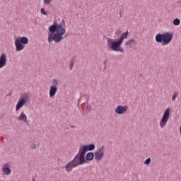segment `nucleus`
I'll return each instance as SVG.
<instances>
[{
	"label": "nucleus",
	"instance_id": "f03ea898",
	"mask_svg": "<svg viewBox=\"0 0 181 181\" xmlns=\"http://www.w3.org/2000/svg\"><path fill=\"white\" fill-rule=\"evenodd\" d=\"M129 35V32L126 31L122 33L120 37L118 40H114L109 38L107 40V45L108 49H110L112 52H119L120 53H124V49L121 45L124 43V39H128V35Z\"/></svg>",
	"mask_w": 181,
	"mask_h": 181
},
{
	"label": "nucleus",
	"instance_id": "412c9836",
	"mask_svg": "<svg viewBox=\"0 0 181 181\" xmlns=\"http://www.w3.org/2000/svg\"><path fill=\"white\" fill-rule=\"evenodd\" d=\"M40 12L42 13V15H47V11H46V10H45V8H41L40 9Z\"/></svg>",
	"mask_w": 181,
	"mask_h": 181
},
{
	"label": "nucleus",
	"instance_id": "6ab92c4d",
	"mask_svg": "<svg viewBox=\"0 0 181 181\" xmlns=\"http://www.w3.org/2000/svg\"><path fill=\"white\" fill-rule=\"evenodd\" d=\"M144 165H151V158H146V159L144 160Z\"/></svg>",
	"mask_w": 181,
	"mask_h": 181
},
{
	"label": "nucleus",
	"instance_id": "20e7f679",
	"mask_svg": "<svg viewBox=\"0 0 181 181\" xmlns=\"http://www.w3.org/2000/svg\"><path fill=\"white\" fill-rule=\"evenodd\" d=\"M28 43H29V39L26 37H16L14 42L16 52H22L25 49V45H28Z\"/></svg>",
	"mask_w": 181,
	"mask_h": 181
},
{
	"label": "nucleus",
	"instance_id": "9b49d317",
	"mask_svg": "<svg viewBox=\"0 0 181 181\" xmlns=\"http://www.w3.org/2000/svg\"><path fill=\"white\" fill-rule=\"evenodd\" d=\"M6 54H1L0 56V69L6 66Z\"/></svg>",
	"mask_w": 181,
	"mask_h": 181
},
{
	"label": "nucleus",
	"instance_id": "1a4fd4ad",
	"mask_svg": "<svg viewBox=\"0 0 181 181\" xmlns=\"http://www.w3.org/2000/svg\"><path fill=\"white\" fill-rule=\"evenodd\" d=\"M127 111H128V107L127 105H118L115 110V114H118V115H122L125 114Z\"/></svg>",
	"mask_w": 181,
	"mask_h": 181
},
{
	"label": "nucleus",
	"instance_id": "4be33fe9",
	"mask_svg": "<svg viewBox=\"0 0 181 181\" xmlns=\"http://www.w3.org/2000/svg\"><path fill=\"white\" fill-rule=\"evenodd\" d=\"M105 147L103 146L102 147H100L97 151L95 152H98L99 153H104V152H103V151H104Z\"/></svg>",
	"mask_w": 181,
	"mask_h": 181
},
{
	"label": "nucleus",
	"instance_id": "aec40b11",
	"mask_svg": "<svg viewBox=\"0 0 181 181\" xmlns=\"http://www.w3.org/2000/svg\"><path fill=\"white\" fill-rule=\"evenodd\" d=\"M73 67H74V61L72 59L69 63V70H73Z\"/></svg>",
	"mask_w": 181,
	"mask_h": 181
},
{
	"label": "nucleus",
	"instance_id": "a211bd4d",
	"mask_svg": "<svg viewBox=\"0 0 181 181\" xmlns=\"http://www.w3.org/2000/svg\"><path fill=\"white\" fill-rule=\"evenodd\" d=\"M173 25L175 26H179L180 25V20L179 18H175L173 20Z\"/></svg>",
	"mask_w": 181,
	"mask_h": 181
},
{
	"label": "nucleus",
	"instance_id": "bb28decb",
	"mask_svg": "<svg viewBox=\"0 0 181 181\" xmlns=\"http://www.w3.org/2000/svg\"><path fill=\"white\" fill-rule=\"evenodd\" d=\"M32 181H36V179L35 178V177H32Z\"/></svg>",
	"mask_w": 181,
	"mask_h": 181
},
{
	"label": "nucleus",
	"instance_id": "5701e85b",
	"mask_svg": "<svg viewBox=\"0 0 181 181\" xmlns=\"http://www.w3.org/2000/svg\"><path fill=\"white\" fill-rule=\"evenodd\" d=\"M51 3L52 0H44V4H45V5H50Z\"/></svg>",
	"mask_w": 181,
	"mask_h": 181
},
{
	"label": "nucleus",
	"instance_id": "7ed1b4c3",
	"mask_svg": "<svg viewBox=\"0 0 181 181\" xmlns=\"http://www.w3.org/2000/svg\"><path fill=\"white\" fill-rule=\"evenodd\" d=\"M88 151L87 148H86L85 145H82L79 148V151L77 153V155L72 160L69 162L66 165H65V170L68 173H70L71 170H73V168H75L73 166L74 163H78V162H86V153H87Z\"/></svg>",
	"mask_w": 181,
	"mask_h": 181
},
{
	"label": "nucleus",
	"instance_id": "6e6552de",
	"mask_svg": "<svg viewBox=\"0 0 181 181\" xmlns=\"http://www.w3.org/2000/svg\"><path fill=\"white\" fill-rule=\"evenodd\" d=\"M57 86H59V80L54 79L52 81V86L49 88V97L53 98L57 93Z\"/></svg>",
	"mask_w": 181,
	"mask_h": 181
},
{
	"label": "nucleus",
	"instance_id": "423d86ee",
	"mask_svg": "<svg viewBox=\"0 0 181 181\" xmlns=\"http://www.w3.org/2000/svg\"><path fill=\"white\" fill-rule=\"evenodd\" d=\"M170 117V107H168L164 112L163 117L161 118V120L160 121V128H165V127L166 126V124H168V122L169 121Z\"/></svg>",
	"mask_w": 181,
	"mask_h": 181
},
{
	"label": "nucleus",
	"instance_id": "4468645a",
	"mask_svg": "<svg viewBox=\"0 0 181 181\" xmlns=\"http://www.w3.org/2000/svg\"><path fill=\"white\" fill-rule=\"evenodd\" d=\"M2 170L4 173V175H11V168L8 167V163H6L3 167H2Z\"/></svg>",
	"mask_w": 181,
	"mask_h": 181
},
{
	"label": "nucleus",
	"instance_id": "f8f14e48",
	"mask_svg": "<svg viewBox=\"0 0 181 181\" xmlns=\"http://www.w3.org/2000/svg\"><path fill=\"white\" fill-rule=\"evenodd\" d=\"M18 121H23L25 124H29L28 121V117L25 115V112H22L19 117H17Z\"/></svg>",
	"mask_w": 181,
	"mask_h": 181
},
{
	"label": "nucleus",
	"instance_id": "f3484780",
	"mask_svg": "<svg viewBox=\"0 0 181 181\" xmlns=\"http://www.w3.org/2000/svg\"><path fill=\"white\" fill-rule=\"evenodd\" d=\"M132 45H135V40L131 39L126 42L125 46L132 47Z\"/></svg>",
	"mask_w": 181,
	"mask_h": 181
},
{
	"label": "nucleus",
	"instance_id": "a878e982",
	"mask_svg": "<svg viewBox=\"0 0 181 181\" xmlns=\"http://www.w3.org/2000/svg\"><path fill=\"white\" fill-rule=\"evenodd\" d=\"M87 110H88V111H91V110H92V107H91V106L90 105H87Z\"/></svg>",
	"mask_w": 181,
	"mask_h": 181
},
{
	"label": "nucleus",
	"instance_id": "2eb2a0df",
	"mask_svg": "<svg viewBox=\"0 0 181 181\" xmlns=\"http://www.w3.org/2000/svg\"><path fill=\"white\" fill-rule=\"evenodd\" d=\"M94 154L95 160H101L104 158V153L95 152Z\"/></svg>",
	"mask_w": 181,
	"mask_h": 181
},
{
	"label": "nucleus",
	"instance_id": "c85d7f7f",
	"mask_svg": "<svg viewBox=\"0 0 181 181\" xmlns=\"http://www.w3.org/2000/svg\"><path fill=\"white\" fill-rule=\"evenodd\" d=\"M104 64H105V62H104Z\"/></svg>",
	"mask_w": 181,
	"mask_h": 181
},
{
	"label": "nucleus",
	"instance_id": "0eeeda50",
	"mask_svg": "<svg viewBox=\"0 0 181 181\" xmlns=\"http://www.w3.org/2000/svg\"><path fill=\"white\" fill-rule=\"evenodd\" d=\"M95 158V154L93 152H88L86 153L85 156V161H78L76 163L72 164V166L77 168L79 165H84V163H88V162H91Z\"/></svg>",
	"mask_w": 181,
	"mask_h": 181
},
{
	"label": "nucleus",
	"instance_id": "9d476101",
	"mask_svg": "<svg viewBox=\"0 0 181 181\" xmlns=\"http://www.w3.org/2000/svg\"><path fill=\"white\" fill-rule=\"evenodd\" d=\"M164 45H169L173 39V33H163Z\"/></svg>",
	"mask_w": 181,
	"mask_h": 181
},
{
	"label": "nucleus",
	"instance_id": "39448f33",
	"mask_svg": "<svg viewBox=\"0 0 181 181\" xmlns=\"http://www.w3.org/2000/svg\"><path fill=\"white\" fill-rule=\"evenodd\" d=\"M28 100H29V95H28V93H23L16 105V112H18L23 105H26V104H28Z\"/></svg>",
	"mask_w": 181,
	"mask_h": 181
},
{
	"label": "nucleus",
	"instance_id": "393cba45",
	"mask_svg": "<svg viewBox=\"0 0 181 181\" xmlns=\"http://www.w3.org/2000/svg\"><path fill=\"white\" fill-rule=\"evenodd\" d=\"M176 97H177V94L175 93L172 96V101H175V100H176Z\"/></svg>",
	"mask_w": 181,
	"mask_h": 181
},
{
	"label": "nucleus",
	"instance_id": "ddd939ff",
	"mask_svg": "<svg viewBox=\"0 0 181 181\" xmlns=\"http://www.w3.org/2000/svg\"><path fill=\"white\" fill-rule=\"evenodd\" d=\"M156 42H157V43H163V45H165L163 33H159L156 35Z\"/></svg>",
	"mask_w": 181,
	"mask_h": 181
},
{
	"label": "nucleus",
	"instance_id": "f257e3e1",
	"mask_svg": "<svg viewBox=\"0 0 181 181\" xmlns=\"http://www.w3.org/2000/svg\"><path fill=\"white\" fill-rule=\"evenodd\" d=\"M64 26H66L64 20L62 21V24L54 23L48 28V43L50 44L52 42L60 43L67 36L66 28Z\"/></svg>",
	"mask_w": 181,
	"mask_h": 181
},
{
	"label": "nucleus",
	"instance_id": "b1692460",
	"mask_svg": "<svg viewBox=\"0 0 181 181\" xmlns=\"http://www.w3.org/2000/svg\"><path fill=\"white\" fill-rule=\"evenodd\" d=\"M37 148V145H36V144L30 145V149H32V150L36 149Z\"/></svg>",
	"mask_w": 181,
	"mask_h": 181
},
{
	"label": "nucleus",
	"instance_id": "dca6fc26",
	"mask_svg": "<svg viewBox=\"0 0 181 181\" xmlns=\"http://www.w3.org/2000/svg\"><path fill=\"white\" fill-rule=\"evenodd\" d=\"M84 146H85V148H86V151H88V152L94 151V149H95V144H86Z\"/></svg>",
	"mask_w": 181,
	"mask_h": 181
},
{
	"label": "nucleus",
	"instance_id": "cd10ccee",
	"mask_svg": "<svg viewBox=\"0 0 181 181\" xmlns=\"http://www.w3.org/2000/svg\"><path fill=\"white\" fill-rule=\"evenodd\" d=\"M70 128H76V126L71 125V126H70Z\"/></svg>",
	"mask_w": 181,
	"mask_h": 181
}]
</instances>
